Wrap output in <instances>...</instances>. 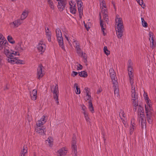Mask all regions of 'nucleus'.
<instances>
[{"instance_id": "f257e3e1", "label": "nucleus", "mask_w": 156, "mask_h": 156, "mask_svg": "<svg viewBox=\"0 0 156 156\" xmlns=\"http://www.w3.org/2000/svg\"><path fill=\"white\" fill-rule=\"evenodd\" d=\"M100 5L101 9V12L99 13L100 19V25L101 27L102 32L104 35L106 34L105 31L106 28V25L105 22L103 21L102 17L105 21L108 23V15L107 9L106 5L105 2L104 0H100Z\"/></svg>"}, {"instance_id": "f03ea898", "label": "nucleus", "mask_w": 156, "mask_h": 156, "mask_svg": "<svg viewBox=\"0 0 156 156\" xmlns=\"http://www.w3.org/2000/svg\"><path fill=\"white\" fill-rule=\"evenodd\" d=\"M115 27L118 37L121 38L122 35V29L123 28L122 19L118 15H116L115 19Z\"/></svg>"}, {"instance_id": "7ed1b4c3", "label": "nucleus", "mask_w": 156, "mask_h": 156, "mask_svg": "<svg viewBox=\"0 0 156 156\" xmlns=\"http://www.w3.org/2000/svg\"><path fill=\"white\" fill-rule=\"evenodd\" d=\"M20 55V53H18L17 51H12L9 57L8 58H7V60L8 62L11 64H24L25 61L24 60L18 59L17 58L15 57L16 56Z\"/></svg>"}, {"instance_id": "20e7f679", "label": "nucleus", "mask_w": 156, "mask_h": 156, "mask_svg": "<svg viewBox=\"0 0 156 156\" xmlns=\"http://www.w3.org/2000/svg\"><path fill=\"white\" fill-rule=\"evenodd\" d=\"M8 45L9 44L7 41L0 42V51L6 55L7 57V58H8L9 57L12 51H13V50L12 49L9 50Z\"/></svg>"}, {"instance_id": "39448f33", "label": "nucleus", "mask_w": 156, "mask_h": 156, "mask_svg": "<svg viewBox=\"0 0 156 156\" xmlns=\"http://www.w3.org/2000/svg\"><path fill=\"white\" fill-rule=\"evenodd\" d=\"M144 96L146 102L145 107L146 115H148V114H153V111L152 108V103L148 98L147 94L144 92Z\"/></svg>"}, {"instance_id": "423d86ee", "label": "nucleus", "mask_w": 156, "mask_h": 156, "mask_svg": "<svg viewBox=\"0 0 156 156\" xmlns=\"http://www.w3.org/2000/svg\"><path fill=\"white\" fill-rule=\"evenodd\" d=\"M56 36L59 46L64 50H65L63 40L62 37V32L59 28H57L55 30Z\"/></svg>"}, {"instance_id": "0eeeda50", "label": "nucleus", "mask_w": 156, "mask_h": 156, "mask_svg": "<svg viewBox=\"0 0 156 156\" xmlns=\"http://www.w3.org/2000/svg\"><path fill=\"white\" fill-rule=\"evenodd\" d=\"M132 62L131 60H129L128 64V75L129 79L130 80L131 86H133V69L132 67Z\"/></svg>"}, {"instance_id": "6e6552de", "label": "nucleus", "mask_w": 156, "mask_h": 156, "mask_svg": "<svg viewBox=\"0 0 156 156\" xmlns=\"http://www.w3.org/2000/svg\"><path fill=\"white\" fill-rule=\"evenodd\" d=\"M135 88L134 86H131V97L133 104L135 107V109L136 110L138 106L137 103V96L135 94Z\"/></svg>"}, {"instance_id": "1a4fd4ad", "label": "nucleus", "mask_w": 156, "mask_h": 156, "mask_svg": "<svg viewBox=\"0 0 156 156\" xmlns=\"http://www.w3.org/2000/svg\"><path fill=\"white\" fill-rule=\"evenodd\" d=\"M37 47L38 51L42 53L45 51L46 45L44 41L41 40L39 42Z\"/></svg>"}, {"instance_id": "9d476101", "label": "nucleus", "mask_w": 156, "mask_h": 156, "mask_svg": "<svg viewBox=\"0 0 156 156\" xmlns=\"http://www.w3.org/2000/svg\"><path fill=\"white\" fill-rule=\"evenodd\" d=\"M25 48L24 47L22 41H20L16 43V46L14 47V51H17L18 53L22 52L25 50Z\"/></svg>"}, {"instance_id": "9b49d317", "label": "nucleus", "mask_w": 156, "mask_h": 156, "mask_svg": "<svg viewBox=\"0 0 156 156\" xmlns=\"http://www.w3.org/2000/svg\"><path fill=\"white\" fill-rule=\"evenodd\" d=\"M140 115V122L141 127L143 129L144 126L146 127V121L144 116V112H138Z\"/></svg>"}, {"instance_id": "f8f14e48", "label": "nucleus", "mask_w": 156, "mask_h": 156, "mask_svg": "<svg viewBox=\"0 0 156 156\" xmlns=\"http://www.w3.org/2000/svg\"><path fill=\"white\" fill-rule=\"evenodd\" d=\"M43 67L41 65L39 66L37 70V76L38 79L41 78L44 74V70H43Z\"/></svg>"}, {"instance_id": "ddd939ff", "label": "nucleus", "mask_w": 156, "mask_h": 156, "mask_svg": "<svg viewBox=\"0 0 156 156\" xmlns=\"http://www.w3.org/2000/svg\"><path fill=\"white\" fill-rule=\"evenodd\" d=\"M71 148L73 152L75 155L77 154V148L76 145V138L75 135H73L72 138V141Z\"/></svg>"}, {"instance_id": "4468645a", "label": "nucleus", "mask_w": 156, "mask_h": 156, "mask_svg": "<svg viewBox=\"0 0 156 156\" xmlns=\"http://www.w3.org/2000/svg\"><path fill=\"white\" fill-rule=\"evenodd\" d=\"M76 2L78 7V9L80 16V18H81L82 17V16L83 14V7H82V2L81 0H76Z\"/></svg>"}, {"instance_id": "2eb2a0df", "label": "nucleus", "mask_w": 156, "mask_h": 156, "mask_svg": "<svg viewBox=\"0 0 156 156\" xmlns=\"http://www.w3.org/2000/svg\"><path fill=\"white\" fill-rule=\"evenodd\" d=\"M113 84L114 94L115 97L119 98L120 95L119 94V90L118 88V83L117 81H115Z\"/></svg>"}, {"instance_id": "dca6fc26", "label": "nucleus", "mask_w": 156, "mask_h": 156, "mask_svg": "<svg viewBox=\"0 0 156 156\" xmlns=\"http://www.w3.org/2000/svg\"><path fill=\"white\" fill-rule=\"evenodd\" d=\"M66 3L67 0H60L58 2V7L59 10L60 11L63 10Z\"/></svg>"}, {"instance_id": "f3484780", "label": "nucleus", "mask_w": 156, "mask_h": 156, "mask_svg": "<svg viewBox=\"0 0 156 156\" xmlns=\"http://www.w3.org/2000/svg\"><path fill=\"white\" fill-rule=\"evenodd\" d=\"M36 132L41 135H44L45 134V129L43 126H37L36 129Z\"/></svg>"}, {"instance_id": "a211bd4d", "label": "nucleus", "mask_w": 156, "mask_h": 156, "mask_svg": "<svg viewBox=\"0 0 156 156\" xmlns=\"http://www.w3.org/2000/svg\"><path fill=\"white\" fill-rule=\"evenodd\" d=\"M66 40L68 41L69 43H70V42L72 41V37L71 36L68 31L66 30H65L63 31Z\"/></svg>"}, {"instance_id": "6ab92c4d", "label": "nucleus", "mask_w": 156, "mask_h": 156, "mask_svg": "<svg viewBox=\"0 0 156 156\" xmlns=\"http://www.w3.org/2000/svg\"><path fill=\"white\" fill-rule=\"evenodd\" d=\"M149 34L150 36L149 40L150 42V46L151 48H153L156 45V44L154 42V35L151 32H149Z\"/></svg>"}, {"instance_id": "aec40b11", "label": "nucleus", "mask_w": 156, "mask_h": 156, "mask_svg": "<svg viewBox=\"0 0 156 156\" xmlns=\"http://www.w3.org/2000/svg\"><path fill=\"white\" fill-rule=\"evenodd\" d=\"M109 74L111 78L113 83H114L115 81H117V78L116 77L115 73L113 69L111 68L109 70Z\"/></svg>"}, {"instance_id": "412c9836", "label": "nucleus", "mask_w": 156, "mask_h": 156, "mask_svg": "<svg viewBox=\"0 0 156 156\" xmlns=\"http://www.w3.org/2000/svg\"><path fill=\"white\" fill-rule=\"evenodd\" d=\"M45 33L48 41L50 42H51V33L48 28H45Z\"/></svg>"}, {"instance_id": "4be33fe9", "label": "nucleus", "mask_w": 156, "mask_h": 156, "mask_svg": "<svg viewBox=\"0 0 156 156\" xmlns=\"http://www.w3.org/2000/svg\"><path fill=\"white\" fill-rule=\"evenodd\" d=\"M46 121V117L44 116H42L41 119L39 120L37 123V126H43Z\"/></svg>"}, {"instance_id": "5701e85b", "label": "nucleus", "mask_w": 156, "mask_h": 156, "mask_svg": "<svg viewBox=\"0 0 156 156\" xmlns=\"http://www.w3.org/2000/svg\"><path fill=\"white\" fill-rule=\"evenodd\" d=\"M67 150L65 147H63L57 151V154L58 156H64L67 153Z\"/></svg>"}, {"instance_id": "b1692460", "label": "nucleus", "mask_w": 156, "mask_h": 156, "mask_svg": "<svg viewBox=\"0 0 156 156\" xmlns=\"http://www.w3.org/2000/svg\"><path fill=\"white\" fill-rule=\"evenodd\" d=\"M21 23V20L20 19H17L11 23L10 24L11 26H13L14 27H17L20 25Z\"/></svg>"}, {"instance_id": "393cba45", "label": "nucleus", "mask_w": 156, "mask_h": 156, "mask_svg": "<svg viewBox=\"0 0 156 156\" xmlns=\"http://www.w3.org/2000/svg\"><path fill=\"white\" fill-rule=\"evenodd\" d=\"M51 90L53 92V96L58 95V90L57 85L55 84L51 87Z\"/></svg>"}, {"instance_id": "a878e982", "label": "nucleus", "mask_w": 156, "mask_h": 156, "mask_svg": "<svg viewBox=\"0 0 156 156\" xmlns=\"http://www.w3.org/2000/svg\"><path fill=\"white\" fill-rule=\"evenodd\" d=\"M37 91L35 89L33 90L30 92V96L31 99L33 100H35L37 98Z\"/></svg>"}, {"instance_id": "bb28decb", "label": "nucleus", "mask_w": 156, "mask_h": 156, "mask_svg": "<svg viewBox=\"0 0 156 156\" xmlns=\"http://www.w3.org/2000/svg\"><path fill=\"white\" fill-rule=\"evenodd\" d=\"M29 11L28 10L24 11L21 16V20H23L25 19L27 16Z\"/></svg>"}, {"instance_id": "cd10ccee", "label": "nucleus", "mask_w": 156, "mask_h": 156, "mask_svg": "<svg viewBox=\"0 0 156 156\" xmlns=\"http://www.w3.org/2000/svg\"><path fill=\"white\" fill-rule=\"evenodd\" d=\"M47 141L49 146L51 147L52 146L53 140L52 137H49L47 139Z\"/></svg>"}, {"instance_id": "c85d7f7f", "label": "nucleus", "mask_w": 156, "mask_h": 156, "mask_svg": "<svg viewBox=\"0 0 156 156\" xmlns=\"http://www.w3.org/2000/svg\"><path fill=\"white\" fill-rule=\"evenodd\" d=\"M7 39L8 41L11 44H14L15 43V41L12 37L11 35H9L7 37Z\"/></svg>"}, {"instance_id": "c756f323", "label": "nucleus", "mask_w": 156, "mask_h": 156, "mask_svg": "<svg viewBox=\"0 0 156 156\" xmlns=\"http://www.w3.org/2000/svg\"><path fill=\"white\" fill-rule=\"evenodd\" d=\"M147 118L148 122L149 123H151L152 121V114H148V115H146Z\"/></svg>"}, {"instance_id": "7c9ffc66", "label": "nucleus", "mask_w": 156, "mask_h": 156, "mask_svg": "<svg viewBox=\"0 0 156 156\" xmlns=\"http://www.w3.org/2000/svg\"><path fill=\"white\" fill-rule=\"evenodd\" d=\"M83 92L85 94V95H88L91 94L90 89L87 87L85 88Z\"/></svg>"}, {"instance_id": "2f4dec72", "label": "nucleus", "mask_w": 156, "mask_h": 156, "mask_svg": "<svg viewBox=\"0 0 156 156\" xmlns=\"http://www.w3.org/2000/svg\"><path fill=\"white\" fill-rule=\"evenodd\" d=\"M89 103V106H88V108L90 111L92 112V113H94V108L93 106L92 102H88Z\"/></svg>"}, {"instance_id": "473e14b6", "label": "nucleus", "mask_w": 156, "mask_h": 156, "mask_svg": "<svg viewBox=\"0 0 156 156\" xmlns=\"http://www.w3.org/2000/svg\"><path fill=\"white\" fill-rule=\"evenodd\" d=\"M84 99L86 101H89V102H92V98H91V95H85L84 97Z\"/></svg>"}, {"instance_id": "72a5a7b5", "label": "nucleus", "mask_w": 156, "mask_h": 156, "mask_svg": "<svg viewBox=\"0 0 156 156\" xmlns=\"http://www.w3.org/2000/svg\"><path fill=\"white\" fill-rule=\"evenodd\" d=\"M136 128V125L131 124L129 127L130 129V134H132L134 129Z\"/></svg>"}, {"instance_id": "f704fd0d", "label": "nucleus", "mask_w": 156, "mask_h": 156, "mask_svg": "<svg viewBox=\"0 0 156 156\" xmlns=\"http://www.w3.org/2000/svg\"><path fill=\"white\" fill-rule=\"evenodd\" d=\"M74 87H76L75 92L76 94H80V89L78 87V85L77 83H75Z\"/></svg>"}, {"instance_id": "c9c22d12", "label": "nucleus", "mask_w": 156, "mask_h": 156, "mask_svg": "<svg viewBox=\"0 0 156 156\" xmlns=\"http://www.w3.org/2000/svg\"><path fill=\"white\" fill-rule=\"evenodd\" d=\"M70 12L72 14H75L76 12V6L75 7H70Z\"/></svg>"}, {"instance_id": "e433bc0d", "label": "nucleus", "mask_w": 156, "mask_h": 156, "mask_svg": "<svg viewBox=\"0 0 156 156\" xmlns=\"http://www.w3.org/2000/svg\"><path fill=\"white\" fill-rule=\"evenodd\" d=\"M79 75L82 77H87V75L86 72L83 71H81L79 73Z\"/></svg>"}, {"instance_id": "4c0bfd02", "label": "nucleus", "mask_w": 156, "mask_h": 156, "mask_svg": "<svg viewBox=\"0 0 156 156\" xmlns=\"http://www.w3.org/2000/svg\"><path fill=\"white\" fill-rule=\"evenodd\" d=\"M119 115L121 119H122V117L125 118L126 117V115L124 113V111L122 110H120Z\"/></svg>"}, {"instance_id": "58836bf2", "label": "nucleus", "mask_w": 156, "mask_h": 156, "mask_svg": "<svg viewBox=\"0 0 156 156\" xmlns=\"http://www.w3.org/2000/svg\"><path fill=\"white\" fill-rule=\"evenodd\" d=\"M21 153L25 154H27V148L26 146H24L22 150L21 151Z\"/></svg>"}, {"instance_id": "ea45409f", "label": "nucleus", "mask_w": 156, "mask_h": 156, "mask_svg": "<svg viewBox=\"0 0 156 156\" xmlns=\"http://www.w3.org/2000/svg\"><path fill=\"white\" fill-rule=\"evenodd\" d=\"M48 4L49 5L50 8L52 9H54V5L53 2L51 0H47Z\"/></svg>"}, {"instance_id": "a19ab883", "label": "nucleus", "mask_w": 156, "mask_h": 156, "mask_svg": "<svg viewBox=\"0 0 156 156\" xmlns=\"http://www.w3.org/2000/svg\"><path fill=\"white\" fill-rule=\"evenodd\" d=\"M103 50L104 52L107 55H108L110 54V51L108 49L106 46H105L104 47Z\"/></svg>"}, {"instance_id": "79ce46f5", "label": "nucleus", "mask_w": 156, "mask_h": 156, "mask_svg": "<svg viewBox=\"0 0 156 156\" xmlns=\"http://www.w3.org/2000/svg\"><path fill=\"white\" fill-rule=\"evenodd\" d=\"M84 25L86 29L87 30H88L90 28L91 26V24L90 23H85L84 21L83 22Z\"/></svg>"}, {"instance_id": "37998d69", "label": "nucleus", "mask_w": 156, "mask_h": 156, "mask_svg": "<svg viewBox=\"0 0 156 156\" xmlns=\"http://www.w3.org/2000/svg\"><path fill=\"white\" fill-rule=\"evenodd\" d=\"M77 53L79 55H80V54L83 52V51L81 50L80 48V46L79 47H77V48H76Z\"/></svg>"}, {"instance_id": "c03bdc74", "label": "nucleus", "mask_w": 156, "mask_h": 156, "mask_svg": "<svg viewBox=\"0 0 156 156\" xmlns=\"http://www.w3.org/2000/svg\"><path fill=\"white\" fill-rule=\"evenodd\" d=\"M80 56H81L84 58V62L87 61V55L85 53H83V52H82V53H81V54H80Z\"/></svg>"}, {"instance_id": "a18cd8bd", "label": "nucleus", "mask_w": 156, "mask_h": 156, "mask_svg": "<svg viewBox=\"0 0 156 156\" xmlns=\"http://www.w3.org/2000/svg\"><path fill=\"white\" fill-rule=\"evenodd\" d=\"M73 44L75 48H77V47H80L79 43L76 41H73Z\"/></svg>"}, {"instance_id": "49530a36", "label": "nucleus", "mask_w": 156, "mask_h": 156, "mask_svg": "<svg viewBox=\"0 0 156 156\" xmlns=\"http://www.w3.org/2000/svg\"><path fill=\"white\" fill-rule=\"evenodd\" d=\"M81 108L82 110L83 111V114H84V112L87 113L88 112L87 111V108L84 105H81Z\"/></svg>"}, {"instance_id": "de8ad7c7", "label": "nucleus", "mask_w": 156, "mask_h": 156, "mask_svg": "<svg viewBox=\"0 0 156 156\" xmlns=\"http://www.w3.org/2000/svg\"><path fill=\"white\" fill-rule=\"evenodd\" d=\"M84 117L87 121H89L90 119L88 116V113L84 112V114H83Z\"/></svg>"}, {"instance_id": "09e8293b", "label": "nucleus", "mask_w": 156, "mask_h": 156, "mask_svg": "<svg viewBox=\"0 0 156 156\" xmlns=\"http://www.w3.org/2000/svg\"><path fill=\"white\" fill-rule=\"evenodd\" d=\"M142 23L143 26L145 27H147V23L144 20V19L143 18H141Z\"/></svg>"}, {"instance_id": "8fccbe9b", "label": "nucleus", "mask_w": 156, "mask_h": 156, "mask_svg": "<svg viewBox=\"0 0 156 156\" xmlns=\"http://www.w3.org/2000/svg\"><path fill=\"white\" fill-rule=\"evenodd\" d=\"M70 7H75L76 6V3L74 1H71L69 2Z\"/></svg>"}, {"instance_id": "3c124183", "label": "nucleus", "mask_w": 156, "mask_h": 156, "mask_svg": "<svg viewBox=\"0 0 156 156\" xmlns=\"http://www.w3.org/2000/svg\"><path fill=\"white\" fill-rule=\"evenodd\" d=\"M53 97L54 99L55 100L56 103H57V104H58L59 103V102L58 101V95H54Z\"/></svg>"}, {"instance_id": "603ef678", "label": "nucleus", "mask_w": 156, "mask_h": 156, "mask_svg": "<svg viewBox=\"0 0 156 156\" xmlns=\"http://www.w3.org/2000/svg\"><path fill=\"white\" fill-rule=\"evenodd\" d=\"M138 112H144L143 107L140 105L138 106Z\"/></svg>"}, {"instance_id": "864d4df0", "label": "nucleus", "mask_w": 156, "mask_h": 156, "mask_svg": "<svg viewBox=\"0 0 156 156\" xmlns=\"http://www.w3.org/2000/svg\"><path fill=\"white\" fill-rule=\"evenodd\" d=\"M3 64V61L2 59L1 56L0 55V69L2 67Z\"/></svg>"}, {"instance_id": "5fc2aeb1", "label": "nucleus", "mask_w": 156, "mask_h": 156, "mask_svg": "<svg viewBox=\"0 0 156 156\" xmlns=\"http://www.w3.org/2000/svg\"><path fill=\"white\" fill-rule=\"evenodd\" d=\"M76 66L77 67L76 69L77 70H81L83 68L82 66L80 64H78Z\"/></svg>"}, {"instance_id": "6e6d98bb", "label": "nucleus", "mask_w": 156, "mask_h": 156, "mask_svg": "<svg viewBox=\"0 0 156 156\" xmlns=\"http://www.w3.org/2000/svg\"><path fill=\"white\" fill-rule=\"evenodd\" d=\"M137 2L143 8L144 7L142 6L143 4V2L142 0H136Z\"/></svg>"}, {"instance_id": "4d7b16f0", "label": "nucleus", "mask_w": 156, "mask_h": 156, "mask_svg": "<svg viewBox=\"0 0 156 156\" xmlns=\"http://www.w3.org/2000/svg\"><path fill=\"white\" fill-rule=\"evenodd\" d=\"M78 74V73L77 72L73 71L72 72V73L71 74V76L73 77L75 76H76Z\"/></svg>"}, {"instance_id": "13d9d810", "label": "nucleus", "mask_w": 156, "mask_h": 156, "mask_svg": "<svg viewBox=\"0 0 156 156\" xmlns=\"http://www.w3.org/2000/svg\"><path fill=\"white\" fill-rule=\"evenodd\" d=\"M132 124L136 125L135 123V119L134 118H132L131 121V124Z\"/></svg>"}, {"instance_id": "bf43d9fd", "label": "nucleus", "mask_w": 156, "mask_h": 156, "mask_svg": "<svg viewBox=\"0 0 156 156\" xmlns=\"http://www.w3.org/2000/svg\"><path fill=\"white\" fill-rule=\"evenodd\" d=\"M9 86L8 85V84L6 85L5 86V87H4V90H6L8 89L9 88Z\"/></svg>"}, {"instance_id": "052dcab7", "label": "nucleus", "mask_w": 156, "mask_h": 156, "mask_svg": "<svg viewBox=\"0 0 156 156\" xmlns=\"http://www.w3.org/2000/svg\"><path fill=\"white\" fill-rule=\"evenodd\" d=\"M102 91V89L101 88H99L97 91V93L99 94Z\"/></svg>"}, {"instance_id": "680f3d73", "label": "nucleus", "mask_w": 156, "mask_h": 156, "mask_svg": "<svg viewBox=\"0 0 156 156\" xmlns=\"http://www.w3.org/2000/svg\"><path fill=\"white\" fill-rule=\"evenodd\" d=\"M27 154H23L21 153V155L20 156H26Z\"/></svg>"}, {"instance_id": "e2e57ef3", "label": "nucleus", "mask_w": 156, "mask_h": 156, "mask_svg": "<svg viewBox=\"0 0 156 156\" xmlns=\"http://www.w3.org/2000/svg\"><path fill=\"white\" fill-rule=\"evenodd\" d=\"M9 0L12 2H14L16 1V0Z\"/></svg>"}, {"instance_id": "0e129e2a", "label": "nucleus", "mask_w": 156, "mask_h": 156, "mask_svg": "<svg viewBox=\"0 0 156 156\" xmlns=\"http://www.w3.org/2000/svg\"><path fill=\"white\" fill-rule=\"evenodd\" d=\"M57 1H59L60 0H56Z\"/></svg>"}]
</instances>
